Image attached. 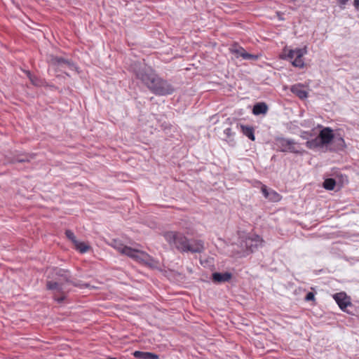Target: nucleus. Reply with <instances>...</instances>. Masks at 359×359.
<instances>
[{
  "label": "nucleus",
  "instance_id": "7ed1b4c3",
  "mask_svg": "<svg viewBox=\"0 0 359 359\" xmlns=\"http://www.w3.org/2000/svg\"><path fill=\"white\" fill-rule=\"evenodd\" d=\"M111 245L121 254L150 268H157L158 266V262L146 252L125 245L118 240H113Z\"/></svg>",
  "mask_w": 359,
  "mask_h": 359
},
{
  "label": "nucleus",
  "instance_id": "6ab92c4d",
  "mask_svg": "<svg viewBox=\"0 0 359 359\" xmlns=\"http://www.w3.org/2000/svg\"><path fill=\"white\" fill-rule=\"evenodd\" d=\"M241 130L243 135H245L252 141H255V137L254 135V129L252 127L248 126H241Z\"/></svg>",
  "mask_w": 359,
  "mask_h": 359
},
{
  "label": "nucleus",
  "instance_id": "393cba45",
  "mask_svg": "<svg viewBox=\"0 0 359 359\" xmlns=\"http://www.w3.org/2000/svg\"><path fill=\"white\" fill-rule=\"evenodd\" d=\"M27 75L33 84H34V85L37 84L36 82V78L34 76H33L29 72H27Z\"/></svg>",
  "mask_w": 359,
  "mask_h": 359
},
{
  "label": "nucleus",
  "instance_id": "9b49d317",
  "mask_svg": "<svg viewBox=\"0 0 359 359\" xmlns=\"http://www.w3.org/2000/svg\"><path fill=\"white\" fill-rule=\"evenodd\" d=\"M232 277V274L229 272L224 273H213L212 275V280L215 283H222L229 282Z\"/></svg>",
  "mask_w": 359,
  "mask_h": 359
},
{
  "label": "nucleus",
  "instance_id": "f257e3e1",
  "mask_svg": "<svg viewBox=\"0 0 359 359\" xmlns=\"http://www.w3.org/2000/svg\"><path fill=\"white\" fill-rule=\"evenodd\" d=\"M136 77L156 95H170L174 92L173 86L166 80L159 77L151 68H143L135 72Z\"/></svg>",
  "mask_w": 359,
  "mask_h": 359
},
{
  "label": "nucleus",
  "instance_id": "412c9836",
  "mask_svg": "<svg viewBox=\"0 0 359 359\" xmlns=\"http://www.w3.org/2000/svg\"><path fill=\"white\" fill-rule=\"evenodd\" d=\"M336 185V181L332 178H327L323 182V187L327 190H333Z\"/></svg>",
  "mask_w": 359,
  "mask_h": 359
},
{
  "label": "nucleus",
  "instance_id": "aec40b11",
  "mask_svg": "<svg viewBox=\"0 0 359 359\" xmlns=\"http://www.w3.org/2000/svg\"><path fill=\"white\" fill-rule=\"evenodd\" d=\"M74 245L76 250L81 253L86 252L90 248V247L87 244H86L83 242H79V241H76V242Z\"/></svg>",
  "mask_w": 359,
  "mask_h": 359
},
{
  "label": "nucleus",
  "instance_id": "f8f14e48",
  "mask_svg": "<svg viewBox=\"0 0 359 359\" xmlns=\"http://www.w3.org/2000/svg\"><path fill=\"white\" fill-rule=\"evenodd\" d=\"M290 90L301 100H304L308 97V92L304 89V86L301 83L292 86Z\"/></svg>",
  "mask_w": 359,
  "mask_h": 359
},
{
  "label": "nucleus",
  "instance_id": "0eeeda50",
  "mask_svg": "<svg viewBox=\"0 0 359 359\" xmlns=\"http://www.w3.org/2000/svg\"><path fill=\"white\" fill-rule=\"evenodd\" d=\"M333 299L335 300L341 310L348 313L351 312L348 309V307H353L351 297L347 295V293H334L332 295Z\"/></svg>",
  "mask_w": 359,
  "mask_h": 359
},
{
  "label": "nucleus",
  "instance_id": "f3484780",
  "mask_svg": "<svg viewBox=\"0 0 359 359\" xmlns=\"http://www.w3.org/2000/svg\"><path fill=\"white\" fill-rule=\"evenodd\" d=\"M268 111V107L264 102H259L254 105L252 112L255 115L264 114Z\"/></svg>",
  "mask_w": 359,
  "mask_h": 359
},
{
  "label": "nucleus",
  "instance_id": "6e6552de",
  "mask_svg": "<svg viewBox=\"0 0 359 359\" xmlns=\"http://www.w3.org/2000/svg\"><path fill=\"white\" fill-rule=\"evenodd\" d=\"M229 50L231 53L236 55L237 57H241L245 60H257L259 58L258 55L247 53L243 47L239 46L237 44L233 45L229 48Z\"/></svg>",
  "mask_w": 359,
  "mask_h": 359
},
{
  "label": "nucleus",
  "instance_id": "20e7f679",
  "mask_svg": "<svg viewBox=\"0 0 359 359\" xmlns=\"http://www.w3.org/2000/svg\"><path fill=\"white\" fill-rule=\"evenodd\" d=\"M320 130L318 135L306 142V146L309 149H316L330 145L334 139V130L330 127H323L318 125Z\"/></svg>",
  "mask_w": 359,
  "mask_h": 359
},
{
  "label": "nucleus",
  "instance_id": "f03ea898",
  "mask_svg": "<svg viewBox=\"0 0 359 359\" xmlns=\"http://www.w3.org/2000/svg\"><path fill=\"white\" fill-rule=\"evenodd\" d=\"M165 241L182 252H191L200 253L204 250V243L201 240H189L182 233L168 231L164 233Z\"/></svg>",
  "mask_w": 359,
  "mask_h": 359
},
{
  "label": "nucleus",
  "instance_id": "4be33fe9",
  "mask_svg": "<svg viewBox=\"0 0 359 359\" xmlns=\"http://www.w3.org/2000/svg\"><path fill=\"white\" fill-rule=\"evenodd\" d=\"M53 298L56 301L58 304H63L65 302L67 297L65 293H53Z\"/></svg>",
  "mask_w": 359,
  "mask_h": 359
},
{
  "label": "nucleus",
  "instance_id": "4468645a",
  "mask_svg": "<svg viewBox=\"0 0 359 359\" xmlns=\"http://www.w3.org/2000/svg\"><path fill=\"white\" fill-rule=\"evenodd\" d=\"M133 356L137 359H159V356L157 354L140 351H135L133 353Z\"/></svg>",
  "mask_w": 359,
  "mask_h": 359
},
{
  "label": "nucleus",
  "instance_id": "a878e982",
  "mask_svg": "<svg viewBox=\"0 0 359 359\" xmlns=\"http://www.w3.org/2000/svg\"><path fill=\"white\" fill-rule=\"evenodd\" d=\"M348 1V0H337V2L339 3L341 8H344Z\"/></svg>",
  "mask_w": 359,
  "mask_h": 359
},
{
  "label": "nucleus",
  "instance_id": "cd10ccee",
  "mask_svg": "<svg viewBox=\"0 0 359 359\" xmlns=\"http://www.w3.org/2000/svg\"><path fill=\"white\" fill-rule=\"evenodd\" d=\"M353 6L357 10H359V0H354Z\"/></svg>",
  "mask_w": 359,
  "mask_h": 359
},
{
  "label": "nucleus",
  "instance_id": "2eb2a0df",
  "mask_svg": "<svg viewBox=\"0 0 359 359\" xmlns=\"http://www.w3.org/2000/svg\"><path fill=\"white\" fill-rule=\"evenodd\" d=\"M334 148L332 149L334 151H343L346 148V144L344 139L341 136H334Z\"/></svg>",
  "mask_w": 359,
  "mask_h": 359
},
{
  "label": "nucleus",
  "instance_id": "423d86ee",
  "mask_svg": "<svg viewBox=\"0 0 359 359\" xmlns=\"http://www.w3.org/2000/svg\"><path fill=\"white\" fill-rule=\"evenodd\" d=\"M53 273L57 276V280H50L47 283L48 290H59L60 285L62 281H66L69 278V272L67 270L55 268L53 269Z\"/></svg>",
  "mask_w": 359,
  "mask_h": 359
},
{
  "label": "nucleus",
  "instance_id": "bb28decb",
  "mask_svg": "<svg viewBox=\"0 0 359 359\" xmlns=\"http://www.w3.org/2000/svg\"><path fill=\"white\" fill-rule=\"evenodd\" d=\"M81 288H87L89 290H92L94 288V287H91L89 284L85 283L82 285V287H81Z\"/></svg>",
  "mask_w": 359,
  "mask_h": 359
},
{
  "label": "nucleus",
  "instance_id": "9d476101",
  "mask_svg": "<svg viewBox=\"0 0 359 359\" xmlns=\"http://www.w3.org/2000/svg\"><path fill=\"white\" fill-rule=\"evenodd\" d=\"M264 241L258 235H255L252 237L246 238L245 241V247L250 252H252L255 248H257L259 246H262Z\"/></svg>",
  "mask_w": 359,
  "mask_h": 359
},
{
  "label": "nucleus",
  "instance_id": "39448f33",
  "mask_svg": "<svg viewBox=\"0 0 359 359\" xmlns=\"http://www.w3.org/2000/svg\"><path fill=\"white\" fill-rule=\"evenodd\" d=\"M283 53L285 55V58L290 61L294 67L299 68L304 67V55L307 53L306 47L295 49L285 48Z\"/></svg>",
  "mask_w": 359,
  "mask_h": 359
},
{
  "label": "nucleus",
  "instance_id": "b1692460",
  "mask_svg": "<svg viewBox=\"0 0 359 359\" xmlns=\"http://www.w3.org/2000/svg\"><path fill=\"white\" fill-rule=\"evenodd\" d=\"M315 294L316 293H307L306 296L305 297V301L306 302H313V304H315Z\"/></svg>",
  "mask_w": 359,
  "mask_h": 359
},
{
  "label": "nucleus",
  "instance_id": "ddd939ff",
  "mask_svg": "<svg viewBox=\"0 0 359 359\" xmlns=\"http://www.w3.org/2000/svg\"><path fill=\"white\" fill-rule=\"evenodd\" d=\"M292 139H286L284 137H277L276 139V144L279 150L282 152H287V147L291 144Z\"/></svg>",
  "mask_w": 359,
  "mask_h": 359
},
{
  "label": "nucleus",
  "instance_id": "5701e85b",
  "mask_svg": "<svg viewBox=\"0 0 359 359\" xmlns=\"http://www.w3.org/2000/svg\"><path fill=\"white\" fill-rule=\"evenodd\" d=\"M66 236L74 244L76 242V238L74 233L71 230H67L65 231Z\"/></svg>",
  "mask_w": 359,
  "mask_h": 359
},
{
  "label": "nucleus",
  "instance_id": "a211bd4d",
  "mask_svg": "<svg viewBox=\"0 0 359 359\" xmlns=\"http://www.w3.org/2000/svg\"><path fill=\"white\" fill-rule=\"evenodd\" d=\"M50 63L57 67H62L63 66H69L70 65L67 60L58 57H53L50 60Z\"/></svg>",
  "mask_w": 359,
  "mask_h": 359
},
{
  "label": "nucleus",
  "instance_id": "1a4fd4ad",
  "mask_svg": "<svg viewBox=\"0 0 359 359\" xmlns=\"http://www.w3.org/2000/svg\"><path fill=\"white\" fill-rule=\"evenodd\" d=\"M261 191L264 196L271 202L277 203L282 198L280 194L271 189H268L264 184H262Z\"/></svg>",
  "mask_w": 359,
  "mask_h": 359
},
{
  "label": "nucleus",
  "instance_id": "dca6fc26",
  "mask_svg": "<svg viewBox=\"0 0 359 359\" xmlns=\"http://www.w3.org/2000/svg\"><path fill=\"white\" fill-rule=\"evenodd\" d=\"M289 147H287V152H291L297 154H302L304 153V150L301 147V144L294 140H291Z\"/></svg>",
  "mask_w": 359,
  "mask_h": 359
},
{
  "label": "nucleus",
  "instance_id": "c85d7f7f",
  "mask_svg": "<svg viewBox=\"0 0 359 359\" xmlns=\"http://www.w3.org/2000/svg\"><path fill=\"white\" fill-rule=\"evenodd\" d=\"M308 135H309L308 132L304 131L302 133L301 137H302L303 139H306Z\"/></svg>",
  "mask_w": 359,
  "mask_h": 359
}]
</instances>
